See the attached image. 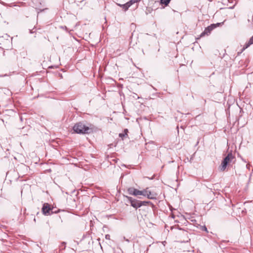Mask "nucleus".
I'll return each mask as SVG.
<instances>
[{
  "instance_id": "1",
  "label": "nucleus",
  "mask_w": 253,
  "mask_h": 253,
  "mask_svg": "<svg viewBox=\"0 0 253 253\" xmlns=\"http://www.w3.org/2000/svg\"><path fill=\"white\" fill-rule=\"evenodd\" d=\"M73 130L77 133H87L90 129L83 124L79 123L75 125Z\"/></svg>"
},
{
  "instance_id": "2",
  "label": "nucleus",
  "mask_w": 253,
  "mask_h": 253,
  "mask_svg": "<svg viewBox=\"0 0 253 253\" xmlns=\"http://www.w3.org/2000/svg\"><path fill=\"white\" fill-rule=\"evenodd\" d=\"M234 158V157L231 153H229L222 162L220 166V169L222 171L224 170L226 168L227 165L231 162Z\"/></svg>"
},
{
  "instance_id": "3",
  "label": "nucleus",
  "mask_w": 253,
  "mask_h": 253,
  "mask_svg": "<svg viewBox=\"0 0 253 253\" xmlns=\"http://www.w3.org/2000/svg\"><path fill=\"white\" fill-rule=\"evenodd\" d=\"M147 195H144V196H146L148 199H154L156 198L157 194L154 192H151L148 190V188L145 189Z\"/></svg>"
},
{
  "instance_id": "4",
  "label": "nucleus",
  "mask_w": 253,
  "mask_h": 253,
  "mask_svg": "<svg viewBox=\"0 0 253 253\" xmlns=\"http://www.w3.org/2000/svg\"><path fill=\"white\" fill-rule=\"evenodd\" d=\"M51 210V208L50 206L47 204H44L42 208V211L43 213L45 215H48L49 214V211Z\"/></svg>"
},
{
  "instance_id": "5",
  "label": "nucleus",
  "mask_w": 253,
  "mask_h": 253,
  "mask_svg": "<svg viewBox=\"0 0 253 253\" xmlns=\"http://www.w3.org/2000/svg\"><path fill=\"white\" fill-rule=\"evenodd\" d=\"M130 203H131V206H132L133 208H139L141 206H142V202H140V201L131 200Z\"/></svg>"
},
{
  "instance_id": "6",
  "label": "nucleus",
  "mask_w": 253,
  "mask_h": 253,
  "mask_svg": "<svg viewBox=\"0 0 253 253\" xmlns=\"http://www.w3.org/2000/svg\"><path fill=\"white\" fill-rule=\"evenodd\" d=\"M140 0H130L129 1L127 2L125 4L123 5V8L125 9V10H127L128 8L133 3L135 2H137L139 1Z\"/></svg>"
},
{
  "instance_id": "7",
  "label": "nucleus",
  "mask_w": 253,
  "mask_h": 253,
  "mask_svg": "<svg viewBox=\"0 0 253 253\" xmlns=\"http://www.w3.org/2000/svg\"><path fill=\"white\" fill-rule=\"evenodd\" d=\"M134 196H138V195H143L144 196V195H147L146 192L144 190H138L137 189H135V190L134 191Z\"/></svg>"
},
{
  "instance_id": "8",
  "label": "nucleus",
  "mask_w": 253,
  "mask_h": 253,
  "mask_svg": "<svg viewBox=\"0 0 253 253\" xmlns=\"http://www.w3.org/2000/svg\"><path fill=\"white\" fill-rule=\"evenodd\" d=\"M253 43V36L251 38L249 41L248 43H247L245 46L243 48V50H245L246 48H247L249 46H250L251 44Z\"/></svg>"
},
{
  "instance_id": "9",
  "label": "nucleus",
  "mask_w": 253,
  "mask_h": 253,
  "mask_svg": "<svg viewBox=\"0 0 253 253\" xmlns=\"http://www.w3.org/2000/svg\"><path fill=\"white\" fill-rule=\"evenodd\" d=\"M211 30L210 29L209 27H208L205 29L204 31L201 34V36H203L205 35H209L211 33Z\"/></svg>"
},
{
  "instance_id": "10",
  "label": "nucleus",
  "mask_w": 253,
  "mask_h": 253,
  "mask_svg": "<svg viewBox=\"0 0 253 253\" xmlns=\"http://www.w3.org/2000/svg\"><path fill=\"white\" fill-rule=\"evenodd\" d=\"M223 23H217L216 24H211L210 26H209L210 29L211 30V31L214 29V28L219 26L221 24H222Z\"/></svg>"
},
{
  "instance_id": "11",
  "label": "nucleus",
  "mask_w": 253,
  "mask_h": 253,
  "mask_svg": "<svg viewBox=\"0 0 253 253\" xmlns=\"http://www.w3.org/2000/svg\"><path fill=\"white\" fill-rule=\"evenodd\" d=\"M170 0H161V2L162 4H164L166 5H167L169 3Z\"/></svg>"
},
{
  "instance_id": "12",
  "label": "nucleus",
  "mask_w": 253,
  "mask_h": 253,
  "mask_svg": "<svg viewBox=\"0 0 253 253\" xmlns=\"http://www.w3.org/2000/svg\"><path fill=\"white\" fill-rule=\"evenodd\" d=\"M135 190V189L133 188H129L128 191V192L131 195H134V191Z\"/></svg>"
},
{
  "instance_id": "13",
  "label": "nucleus",
  "mask_w": 253,
  "mask_h": 253,
  "mask_svg": "<svg viewBox=\"0 0 253 253\" xmlns=\"http://www.w3.org/2000/svg\"><path fill=\"white\" fill-rule=\"evenodd\" d=\"M125 135V134H123V133H120L119 134V136L121 137H123V136H124Z\"/></svg>"
},
{
  "instance_id": "14",
  "label": "nucleus",
  "mask_w": 253,
  "mask_h": 253,
  "mask_svg": "<svg viewBox=\"0 0 253 253\" xmlns=\"http://www.w3.org/2000/svg\"><path fill=\"white\" fill-rule=\"evenodd\" d=\"M110 236L109 235H106L105 236V238L106 239H109Z\"/></svg>"
},
{
  "instance_id": "15",
  "label": "nucleus",
  "mask_w": 253,
  "mask_h": 253,
  "mask_svg": "<svg viewBox=\"0 0 253 253\" xmlns=\"http://www.w3.org/2000/svg\"><path fill=\"white\" fill-rule=\"evenodd\" d=\"M127 131H128V130L127 129H125L124 132L125 133V135H127Z\"/></svg>"
},
{
  "instance_id": "16",
  "label": "nucleus",
  "mask_w": 253,
  "mask_h": 253,
  "mask_svg": "<svg viewBox=\"0 0 253 253\" xmlns=\"http://www.w3.org/2000/svg\"><path fill=\"white\" fill-rule=\"evenodd\" d=\"M148 202H142V205H145L146 203H147Z\"/></svg>"
},
{
  "instance_id": "17",
  "label": "nucleus",
  "mask_w": 253,
  "mask_h": 253,
  "mask_svg": "<svg viewBox=\"0 0 253 253\" xmlns=\"http://www.w3.org/2000/svg\"><path fill=\"white\" fill-rule=\"evenodd\" d=\"M124 240H125L126 242H129V240H128V239H126V238H125V237H124Z\"/></svg>"
},
{
  "instance_id": "18",
  "label": "nucleus",
  "mask_w": 253,
  "mask_h": 253,
  "mask_svg": "<svg viewBox=\"0 0 253 253\" xmlns=\"http://www.w3.org/2000/svg\"><path fill=\"white\" fill-rule=\"evenodd\" d=\"M203 229H204V230H205V231H207V228H206L205 226H204V227H203Z\"/></svg>"
}]
</instances>
